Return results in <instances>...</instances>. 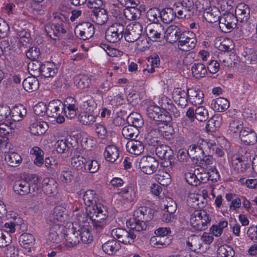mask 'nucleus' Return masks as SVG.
<instances>
[{"label":"nucleus","instance_id":"nucleus-1","mask_svg":"<svg viewBox=\"0 0 257 257\" xmlns=\"http://www.w3.org/2000/svg\"><path fill=\"white\" fill-rule=\"evenodd\" d=\"M83 200L86 206L87 216L90 220L88 223L96 232H100L106 225L108 215L106 206L98 202L97 195L93 190L85 192Z\"/></svg>","mask_w":257,"mask_h":257},{"label":"nucleus","instance_id":"nucleus-2","mask_svg":"<svg viewBox=\"0 0 257 257\" xmlns=\"http://www.w3.org/2000/svg\"><path fill=\"white\" fill-rule=\"evenodd\" d=\"M210 221V215L204 210H195L190 216L192 226L198 230L206 229Z\"/></svg>","mask_w":257,"mask_h":257},{"label":"nucleus","instance_id":"nucleus-3","mask_svg":"<svg viewBox=\"0 0 257 257\" xmlns=\"http://www.w3.org/2000/svg\"><path fill=\"white\" fill-rule=\"evenodd\" d=\"M146 114L149 118L165 123H169L172 120L169 112L154 103L148 106Z\"/></svg>","mask_w":257,"mask_h":257},{"label":"nucleus","instance_id":"nucleus-4","mask_svg":"<svg viewBox=\"0 0 257 257\" xmlns=\"http://www.w3.org/2000/svg\"><path fill=\"white\" fill-rule=\"evenodd\" d=\"M47 116L56 119L59 123L64 122L65 118L62 115L64 104L59 100H53L48 104Z\"/></svg>","mask_w":257,"mask_h":257},{"label":"nucleus","instance_id":"nucleus-5","mask_svg":"<svg viewBox=\"0 0 257 257\" xmlns=\"http://www.w3.org/2000/svg\"><path fill=\"white\" fill-rule=\"evenodd\" d=\"M124 31V26L122 24H113L105 31V39L110 43H116L122 38Z\"/></svg>","mask_w":257,"mask_h":257},{"label":"nucleus","instance_id":"nucleus-6","mask_svg":"<svg viewBox=\"0 0 257 257\" xmlns=\"http://www.w3.org/2000/svg\"><path fill=\"white\" fill-rule=\"evenodd\" d=\"M111 235L115 239H117L118 242L125 244H132L135 242L136 234L130 228L127 231L121 228L113 229L111 231Z\"/></svg>","mask_w":257,"mask_h":257},{"label":"nucleus","instance_id":"nucleus-7","mask_svg":"<svg viewBox=\"0 0 257 257\" xmlns=\"http://www.w3.org/2000/svg\"><path fill=\"white\" fill-rule=\"evenodd\" d=\"M196 42L195 34L190 31H185L180 38L178 46L180 50L187 52L195 48Z\"/></svg>","mask_w":257,"mask_h":257},{"label":"nucleus","instance_id":"nucleus-8","mask_svg":"<svg viewBox=\"0 0 257 257\" xmlns=\"http://www.w3.org/2000/svg\"><path fill=\"white\" fill-rule=\"evenodd\" d=\"M94 27L89 22H83L78 25L75 30L76 36L83 40H88L92 38L94 34Z\"/></svg>","mask_w":257,"mask_h":257},{"label":"nucleus","instance_id":"nucleus-9","mask_svg":"<svg viewBox=\"0 0 257 257\" xmlns=\"http://www.w3.org/2000/svg\"><path fill=\"white\" fill-rule=\"evenodd\" d=\"M143 32V27L138 22H133L127 27L124 33L125 39L128 42H134L138 40Z\"/></svg>","mask_w":257,"mask_h":257},{"label":"nucleus","instance_id":"nucleus-10","mask_svg":"<svg viewBox=\"0 0 257 257\" xmlns=\"http://www.w3.org/2000/svg\"><path fill=\"white\" fill-rule=\"evenodd\" d=\"M158 166V161L151 156L143 157L139 162L141 170L148 175L153 174L157 170Z\"/></svg>","mask_w":257,"mask_h":257},{"label":"nucleus","instance_id":"nucleus-11","mask_svg":"<svg viewBox=\"0 0 257 257\" xmlns=\"http://www.w3.org/2000/svg\"><path fill=\"white\" fill-rule=\"evenodd\" d=\"M219 21V27L222 32L228 33L235 27L236 25V18L231 13L224 14L223 16H220Z\"/></svg>","mask_w":257,"mask_h":257},{"label":"nucleus","instance_id":"nucleus-12","mask_svg":"<svg viewBox=\"0 0 257 257\" xmlns=\"http://www.w3.org/2000/svg\"><path fill=\"white\" fill-rule=\"evenodd\" d=\"M67 218V214L65 212V209L61 206H57L49 214L47 218L48 223L58 225L59 226V223L63 222Z\"/></svg>","mask_w":257,"mask_h":257},{"label":"nucleus","instance_id":"nucleus-13","mask_svg":"<svg viewBox=\"0 0 257 257\" xmlns=\"http://www.w3.org/2000/svg\"><path fill=\"white\" fill-rule=\"evenodd\" d=\"M79 232L72 227L66 228L64 230V236L65 238L64 244L68 247H72L80 241Z\"/></svg>","mask_w":257,"mask_h":257},{"label":"nucleus","instance_id":"nucleus-14","mask_svg":"<svg viewBox=\"0 0 257 257\" xmlns=\"http://www.w3.org/2000/svg\"><path fill=\"white\" fill-rule=\"evenodd\" d=\"M189 157L192 159L198 160L208 152V143L203 141L200 145L193 144L188 147Z\"/></svg>","mask_w":257,"mask_h":257},{"label":"nucleus","instance_id":"nucleus-15","mask_svg":"<svg viewBox=\"0 0 257 257\" xmlns=\"http://www.w3.org/2000/svg\"><path fill=\"white\" fill-rule=\"evenodd\" d=\"M45 31L51 39L56 40L66 33L67 31L62 25L49 23L45 25Z\"/></svg>","mask_w":257,"mask_h":257},{"label":"nucleus","instance_id":"nucleus-16","mask_svg":"<svg viewBox=\"0 0 257 257\" xmlns=\"http://www.w3.org/2000/svg\"><path fill=\"white\" fill-rule=\"evenodd\" d=\"M147 34L153 41H156L165 35V30L161 24H149L146 27Z\"/></svg>","mask_w":257,"mask_h":257},{"label":"nucleus","instance_id":"nucleus-17","mask_svg":"<svg viewBox=\"0 0 257 257\" xmlns=\"http://www.w3.org/2000/svg\"><path fill=\"white\" fill-rule=\"evenodd\" d=\"M182 9L178 11V17L180 19H190L194 13V5L192 0H183Z\"/></svg>","mask_w":257,"mask_h":257},{"label":"nucleus","instance_id":"nucleus-18","mask_svg":"<svg viewBox=\"0 0 257 257\" xmlns=\"http://www.w3.org/2000/svg\"><path fill=\"white\" fill-rule=\"evenodd\" d=\"M156 154L157 156L161 160H164L165 162L167 163V160L169 162V164L172 166L173 162L171 161L173 157V151L168 146L159 145L156 148Z\"/></svg>","mask_w":257,"mask_h":257},{"label":"nucleus","instance_id":"nucleus-19","mask_svg":"<svg viewBox=\"0 0 257 257\" xmlns=\"http://www.w3.org/2000/svg\"><path fill=\"white\" fill-rule=\"evenodd\" d=\"M250 17V9L248 5L241 3L237 5L235 9V16L237 22L243 23L248 21Z\"/></svg>","mask_w":257,"mask_h":257},{"label":"nucleus","instance_id":"nucleus-20","mask_svg":"<svg viewBox=\"0 0 257 257\" xmlns=\"http://www.w3.org/2000/svg\"><path fill=\"white\" fill-rule=\"evenodd\" d=\"M183 31H182L178 26L175 25L170 26L165 31L164 37H166V40L170 43H173L176 41H180V38L182 36Z\"/></svg>","mask_w":257,"mask_h":257},{"label":"nucleus","instance_id":"nucleus-21","mask_svg":"<svg viewBox=\"0 0 257 257\" xmlns=\"http://www.w3.org/2000/svg\"><path fill=\"white\" fill-rule=\"evenodd\" d=\"M78 106L75 104V101L72 97L66 99L64 104V113L67 117L70 119L76 117L77 114Z\"/></svg>","mask_w":257,"mask_h":257},{"label":"nucleus","instance_id":"nucleus-22","mask_svg":"<svg viewBox=\"0 0 257 257\" xmlns=\"http://www.w3.org/2000/svg\"><path fill=\"white\" fill-rule=\"evenodd\" d=\"M239 137L242 142L247 145H253L257 142V136L254 131L245 128L240 132Z\"/></svg>","mask_w":257,"mask_h":257},{"label":"nucleus","instance_id":"nucleus-23","mask_svg":"<svg viewBox=\"0 0 257 257\" xmlns=\"http://www.w3.org/2000/svg\"><path fill=\"white\" fill-rule=\"evenodd\" d=\"M187 94L190 102L194 105L200 104L203 102L204 93L199 89L194 88H188Z\"/></svg>","mask_w":257,"mask_h":257},{"label":"nucleus","instance_id":"nucleus-24","mask_svg":"<svg viewBox=\"0 0 257 257\" xmlns=\"http://www.w3.org/2000/svg\"><path fill=\"white\" fill-rule=\"evenodd\" d=\"M31 184L25 180H18L14 183L13 188L15 192L20 195L33 193L31 188Z\"/></svg>","mask_w":257,"mask_h":257},{"label":"nucleus","instance_id":"nucleus-25","mask_svg":"<svg viewBox=\"0 0 257 257\" xmlns=\"http://www.w3.org/2000/svg\"><path fill=\"white\" fill-rule=\"evenodd\" d=\"M92 21L98 25L105 24L108 20L106 11L103 8L93 10L91 15Z\"/></svg>","mask_w":257,"mask_h":257},{"label":"nucleus","instance_id":"nucleus-26","mask_svg":"<svg viewBox=\"0 0 257 257\" xmlns=\"http://www.w3.org/2000/svg\"><path fill=\"white\" fill-rule=\"evenodd\" d=\"M57 72V65L54 62L48 61L42 64L40 75L45 77H51L55 75Z\"/></svg>","mask_w":257,"mask_h":257},{"label":"nucleus","instance_id":"nucleus-27","mask_svg":"<svg viewBox=\"0 0 257 257\" xmlns=\"http://www.w3.org/2000/svg\"><path fill=\"white\" fill-rule=\"evenodd\" d=\"M220 12L216 7H209L204 10L203 17L205 20L210 23L217 22L219 19Z\"/></svg>","mask_w":257,"mask_h":257},{"label":"nucleus","instance_id":"nucleus-28","mask_svg":"<svg viewBox=\"0 0 257 257\" xmlns=\"http://www.w3.org/2000/svg\"><path fill=\"white\" fill-rule=\"evenodd\" d=\"M35 241V239L34 236L29 233H24L19 238L20 245L24 248L28 249V252H31V248L34 245Z\"/></svg>","mask_w":257,"mask_h":257},{"label":"nucleus","instance_id":"nucleus-29","mask_svg":"<svg viewBox=\"0 0 257 257\" xmlns=\"http://www.w3.org/2000/svg\"><path fill=\"white\" fill-rule=\"evenodd\" d=\"M126 149L129 153L136 155H139L144 152V146L141 141L134 139L128 141L126 143Z\"/></svg>","mask_w":257,"mask_h":257},{"label":"nucleus","instance_id":"nucleus-30","mask_svg":"<svg viewBox=\"0 0 257 257\" xmlns=\"http://www.w3.org/2000/svg\"><path fill=\"white\" fill-rule=\"evenodd\" d=\"M187 92L179 88L175 89L173 93V98L174 101L182 108L187 105Z\"/></svg>","mask_w":257,"mask_h":257},{"label":"nucleus","instance_id":"nucleus-31","mask_svg":"<svg viewBox=\"0 0 257 257\" xmlns=\"http://www.w3.org/2000/svg\"><path fill=\"white\" fill-rule=\"evenodd\" d=\"M48 128L47 122L43 121L36 120L31 124L30 131L36 136L42 135L45 134Z\"/></svg>","mask_w":257,"mask_h":257},{"label":"nucleus","instance_id":"nucleus-32","mask_svg":"<svg viewBox=\"0 0 257 257\" xmlns=\"http://www.w3.org/2000/svg\"><path fill=\"white\" fill-rule=\"evenodd\" d=\"M212 108L218 112H223L229 106V102L223 97H218L212 100L211 103Z\"/></svg>","mask_w":257,"mask_h":257},{"label":"nucleus","instance_id":"nucleus-33","mask_svg":"<svg viewBox=\"0 0 257 257\" xmlns=\"http://www.w3.org/2000/svg\"><path fill=\"white\" fill-rule=\"evenodd\" d=\"M11 119L15 121L22 120L27 114V109L22 104H17L11 110Z\"/></svg>","mask_w":257,"mask_h":257},{"label":"nucleus","instance_id":"nucleus-34","mask_svg":"<svg viewBox=\"0 0 257 257\" xmlns=\"http://www.w3.org/2000/svg\"><path fill=\"white\" fill-rule=\"evenodd\" d=\"M5 160L7 165L11 167L19 166L22 161L21 156L14 152H10L6 153L5 155Z\"/></svg>","mask_w":257,"mask_h":257},{"label":"nucleus","instance_id":"nucleus-35","mask_svg":"<svg viewBox=\"0 0 257 257\" xmlns=\"http://www.w3.org/2000/svg\"><path fill=\"white\" fill-rule=\"evenodd\" d=\"M151 211L149 208L145 206L140 207L134 211L133 219L150 220L152 217Z\"/></svg>","mask_w":257,"mask_h":257},{"label":"nucleus","instance_id":"nucleus-36","mask_svg":"<svg viewBox=\"0 0 257 257\" xmlns=\"http://www.w3.org/2000/svg\"><path fill=\"white\" fill-rule=\"evenodd\" d=\"M118 148L114 145H108L105 148L104 156L106 160L110 162H114L119 157Z\"/></svg>","mask_w":257,"mask_h":257},{"label":"nucleus","instance_id":"nucleus-37","mask_svg":"<svg viewBox=\"0 0 257 257\" xmlns=\"http://www.w3.org/2000/svg\"><path fill=\"white\" fill-rule=\"evenodd\" d=\"M42 185L43 191L47 195H51L57 190V183L49 178H44L42 181Z\"/></svg>","mask_w":257,"mask_h":257},{"label":"nucleus","instance_id":"nucleus-38","mask_svg":"<svg viewBox=\"0 0 257 257\" xmlns=\"http://www.w3.org/2000/svg\"><path fill=\"white\" fill-rule=\"evenodd\" d=\"M39 86V81L35 76L28 77L23 82V87L28 92H31L37 90Z\"/></svg>","mask_w":257,"mask_h":257},{"label":"nucleus","instance_id":"nucleus-39","mask_svg":"<svg viewBox=\"0 0 257 257\" xmlns=\"http://www.w3.org/2000/svg\"><path fill=\"white\" fill-rule=\"evenodd\" d=\"M102 248L106 253L112 255L119 249L120 244L116 239H111L103 244Z\"/></svg>","mask_w":257,"mask_h":257},{"label":"nucleus","instance_id":"nucleus-40","mask_svg":"<svg viewBox=\"0 0 257 257\" xmlns=\"http://www.w3.org/2000/svg\"><path fill=\"white\" fill-rule=\"evenodd\" d=\"M136 5L125 8L123 10V15L128 20H134L140 18L141 16V10L137 8Z\"/></svg>","mask_w":257,"mask_h":257},{"label":"nucleus","instance_id":"nucleus-41","mask_svg":"<svg viewBox=\"0 0 257 257\" xmlns=\"http://www.w3.org/2000/svg\"><path fill=\"white\" fill-rule=\"evenodd\" d=\"M171 243L169 237H162L158 236H152L150 239L151 245L157 248H163L167 246Z\"/></svg>","mask_w":257,"mask_h":257},{"label":"nucleus","instance_id":"nucleus-42","mask_svg":"<svg viewBox=\"0 0 257 257\" xmlns=\"http://www.w3.org/2000/svg\"><path fill=\"white\" fill-rule=\"evenodd\" d=\"M139 128L128 124L123 127L121 133L123 136L128 140H134L139 134Z\"/></svg>","mask_w":257,"mask_h":257},{"label":"nucleus","instance_id":"nucleus-43","mask_svg":"<svg viewBox=\"0 0 257 257\" xmlns=\"http://www.w3.org/2000/svg\"><path fill=\"white\" fill-rule=\"evenodd\" d=\"M126 121L128 124L138 128H141L144 124V121L141 115L135 112L131 113L127 116Z\"/></svg>","mask_w":257,"mask_h":257},{"label":"nucleus","instance_id":"nucleus-44","mask_svg":"<svg viewBox=\"0 0 257 257\" xmlns=\"http://www.w3.org/2000/svg\"><path fill=\"white\" fill-rule=\"evenodd\" d=\"M160 63V58L156 54L150 56L148 59V68L144 69V71H147L149 73L155 72V68L158 67Z\"/></svg>","mask_w":257,"mask_h":257},{"label":"nucleus","instance_id":"nucleus-45","mask_svg":"<svg viewBox=\"0 0 257 257\" xmlns=\"http://www.w3.org/2000/svg\"><path fill=\"white\" fill-rule=\"evenodd\" d=\"M79 232L80 239L85 244L90 243L93 240V236L90 232L89 227L87 225H83L78 229Z\"/></svg>","mask_w":257,"mask_h":257},{"label":"nucleus","instance_id":"nucleus-46","mask_svg":"<svg viewBox=\"0 0 257 257\" xmlns=\"http://www.w3.org/2000/svg\"><path fill=\"white\" fill-rule=\"evenodd\" d=\"M193 76L197 79L205 77L207 70L205 65L202 63H195L191 68Z\"/></svg>","mask_w":257,"mask_h":257},{"label":"nucleus","instance_id":"nucleus-47","mask_svg":"<svg viewBox=\"0 0 257 257\" xmlns=\"http://www.w3.org/2000/svg\"><path fill=\"white\" fill-rule=\"evenodd\" d=\"M176 17V12L172 8H165L161 11V20L164 23H170Z\"/></svg>","mask_w":257,"mask_h":257},{"label":"nucleus","instance_id":"nucleus-48","mask_svg":"<svg viewBox=\"0 0 257 257\" xmlns=\"http://www.w3.org/2000/svg\"><path fill=\"white\" fill-rule=\"evenodd\" d=\"M155 179L162 186H167L171 181V175L166 170L159 171V173L155 175Z\"/></svg>","mask_w":257,"mask_h":257},{"label":"nucleus","instance_id":"nucleus-49","mask_svg":"<svg viewBox=\"0 0 257 257\" xmlns=\"http://www.w3.org/2000/svg\"><path fill=\"white\" fill-rule=\"evenodd\" d=\"M90 83V79L85 75H78L74 78L75 85L80 89L88 88Z\"/></svg>","mask_w":257,"mask_h":257},{"label":"nucleus","instance_id":"nucleus-50","mask_svg":"<svg viewBox=\"0 0 257 257\" xmlns=\"http://www.w3.org/2000/svg\"><path fill=\"white\" fill-rule=\"evenodd\" d=\"M146 17L148 20L152 23V24H160L161 11L157 8L150 9L148 11Z\"/></svg>","mask_w":257,"mask_h":257},{"label":"nucleus","instance_id":"nucleus-51","mask_svg":"<svg viewBox=\"0 0 257 257\" xmlns=\"http://www.w3.org/2000/svg\"><path fill=\"white\" fill-rule=\"evenodd\" d=\"M85 163L86 158L80 155L74 156L71 160V165L77 170L83 171L84 169H85Z\"/></svg>","mask_w":257,"mask_h":257},{"label":"nucleus","instance_id":"nucleus-52","mask_svg":"<svg viewBox=\"0 0 257 257\" xmlns=\"http://www.w3.org/2000/svg\"><path fill=\"white\" fill-rule=\"evenodd\" d=\"M78 119L83 124L89 125L96 121V116L86 112H81L78 116Z\"/></svg>","mask_w":257,"mask_h":257},{"label":"nucleus","instance_id":"nucleus-53","mask_svg":"<svg viewBox=\"0 0 257 257\" xmlns=\"http://www.w3.org/2000/svg\"><path fill=\"white\" fill-rule=\"evenodd\" d=\"M148 221L149 220L133 219V222L130 225V228L134 232L135 231L136 232H140L145 230L147 227V224L146 222Z\"/></svg>","mask_w":257,"mask_h":257},{"label":"nucleus","instance_id":"nucleus-54","mask_svg":"<svg viewBox=\"0 0 257 257\" xmlns=\"http://www.w3.org/2000/svg\"><path fill=\"white\" fill-rule=\"evenodd\" d=\"M121 193L124 199L129 202L133 201L136 197V190L134 186H127L121 190Z\"/></svg>","mask_w":257,"mask_h":257},{"label":"nucleus","instance_id":"nucleus-55","mask_svg":"<svg viewBox=\"0 0 257 257\" xmlns=\"http://www.w3.org/2000/svg\"><path fill=\"white\" fill-rule=\"evenodd\" d=\"M221 125V119L217 116H213L209 119L206 124V129L210 132H214Z\"/></svg>","mask_w":257,"mask_h":257},{"label":"nucleus","instance_id":"nucleus-56","mask_svg":"<svg viewBox=\"0 0 257 257\" xmlns=\"http://www.w3.org/2000/svg\"><path fill=\"white\" fill-rule=\"evenodd\" d=\"M85 166V169H84L83 171H86L90 173H96L98 171L100 167L99 163L95 160H87L86 159Z\"/></svg>","mask_w":257,"mask_h":257},{"label":"nucleus","instance_id":"nucleus-57","mask_svg":"<svg viewBox=\"0 0 257 257\" xmlns=\"http://www.w3.org/2000/svg\"><path fill=\"white\" fill-rule=\"evenodd\" d=\"M60 227L58 225H54L50 229V232L47 237V241L53 243H58L60 241V239L58 236L57 230L59 229Z\"/></svg>","mask_w":257,"mask_h":257},{"label":"nucleus","instance_id":"nucleus-58","mask_svg":"<svg viewBox=\"0 0 257 257\" xmlns=\"http://www.w3.org/2000/svg\"><path fill=\"white\" fill-rule=\"evenodd\" d=\"M242 122L237 119H232L229 125V131L233 134H240L242 130Z\"/></svg>","mask_w":257,"mask_h":257},{"label":"nucleus","instance_id":"nucleus-59","mask_svg":"<svg viewBox=\"0 0 257 257\" xmlns=\"http://www.w3.org/2000/svg\"><path fill=\"white\" fill-rule=\"evenodd\" d=\"M53 17L54 21V24L62 25L63 27H65V25L69 21V14L66 15L61 13H54Z\"/></svg>","mask_w":257,"mask_h":257},{"label":"nucleus","instance_id":"nucleus-60","mask_svg":"<svg viewBox=\"0 0 257 257\" xmlns=\"http://www.w3.org/2000/svg\"><path fill=\"white\" fill-rule=\"evenodd\" d=\"M196 119L205 121L208 118V111L204 106H199L195 109Z\"/></svg>","mask_w":257,"mask_h":257},{"label":"nucleus","instance_id":"nucleus-61","mask_svg":"<svg viewBox=\"0 0 257 257\" xmlns=\"http://www.w3.org/2000/svg\"><path fill=\"white\" fill-rule=\"evenodd\" d=\"M12 241V237L8 231L0 229V247L8 246L11 243Z\"/></svg>","mask_w":257,"mask_h":257},{"label":"nucleus","instance_id":"nucleus-62","mask_svg":"<svg viewBox=\"0 0 257 257\" xmlns=\"http://www.w3.org/2000/svg\"><path fill=\"white\" fill-rule=\"evenodd\" d=\"M11 109L7 105H0V121L11 120Z\"/></svg>","mask_w":257,"mask_h":257},{"label":"nucleus","instance_id":"nucleus-63","mask_svg":"<svg viewBox=\"0 0 257 257\" xmlns=\"http://www.w3.org/2000/svg\"><path fill=\"white\" fill-rule=\"evenodd\" d=\"M33 62L28 64V69L32 75H39L41 74V66L42 63L37 60H33Z\"/></svg>","mask_w":257,"mask_h":257},{"label":"nucleus","instance_id":"nucleus-64","mask_svg":"<svg viewBox=\"0 0 257 257\" xmlns=\"http://www.w3.org/2000/svg\"><path fill=\"white\" fill-rule=\"evenodd\" d=\"M208 150L207 152L209 154H215L218 157H222L224 155V151L222 149V147H219L216 144L211 143H208Z\"/></svg>","mask_w":257,"mask_h":257}]
</instances>
